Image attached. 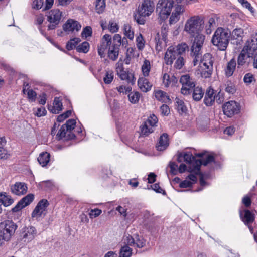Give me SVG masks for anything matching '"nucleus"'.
Masks as SVG:
<instances>
[{"mask_svg":"<svg viewBox=\"0 0 257 257\" xmlns=\"http://www.w3.org/2000/svg\"><path fill=\"white\" fill-rule=\"evenodd\" d=\"M230 31L221 27L218 28L213 35L211 41L220 50H225L229 44Z\"/></svg>","mask_w":257,"mask_h":257,"instance_id":"nucleus-1","label":"nucleus"},{"mask_svg":"<svg viewBox=\"0 0 257 257\" xmlns=\"http://www.w3.org/2000/svg\"><path fill=\"white\" fill-rule=\"evenodd\" d=\"M204 22L199 16H193L189 19L185 25L184 31L191 37H195L202 31Z\"/></svg>","mask_w":257,"mask_h":257,"instance_id":"nucleus-2","label":"nucleus"},{"mask_svg":"<svg viewBox=\"0 0 257 257\" xmlns=\"http://www.w3.org/2000/svg\"><path fill=\"white\" fill-rule=\"evenodd\" d=\"M17 226L13 222L6 220L0 223V239L9 240L17 229Z\"/></svg>","mask_w":257,"mask_h":257,"instance_id":"nucleus-3","label":"nucleus"},{"mask_svg":"<svg viewBox=\"0 0 257 257\" xmlns=\"http://www.w3.org/2000/svg\"><path fill=\"white\" fill-rule=\"evenodd\" d=\"M173 0H159L157 5V10L159 12V17L165 20L170 15L173 7Z\"/></svg>","mask_w":257,"mask_h":257,"instance_id":"nucleus-4","label":"nucleus"},{"mask_svg":"<svg viewBox=\"0 0 257 257\" xmlns=\"http://www.w3.org/2000/svg\"><path fill=\"white\" fill-rule=\"evenodd\" d=\"M62 12L58 9H54L50 11L47 15V21L50 24L48 25L49 30L54 29L60 22L62 18Z\"/></svg>","mask_w":257,"mask_h":257,"instance_id":"nucleus-5","label":"nucleus"},{"mask_svg":"<svg viewBox=\"0 0 257 257\" xmlns=\"http://www.w3.org/2000/svg\"><path fill=\"white\" fill-rule=\"evenodd\" d=\"M194 41L192 44L191 50V55H196L195 62L197 59L199 57V52H201V48L205 40V36L201 33L197 34L195 37Z\"/></svg>","mask_w":257,"mask_h":257,"instance_id":"nucleus-6","label":"nucleus"},{"mask_svg":"<svg viewBox=\"0 0 257 257\" xmlns=\"http://www.w3.org/2000/svg\"><path fill=\"white\" fill-rule=\"evenodd\" d=\"M124 243L135 248H141L145 246L146 241L142 236L138 235L132 237L130 234L126 235L124 238Z\"/></svg>","mask_w":257,"mask_h":257,"instance_id":"nucleus-7","label":"nucleus"},{"mask_svg":"<svg viewBox=\"0 0 257 257\" xmlns=\"http://www.w3.org/2000/svg\"><path fill=\"white\" fill-rule=\"evenodd\" d=\"M112 45V37L109 34H105L100 40L98 45V53L101 57L105 56L106 51Z\"/></svg>","mask_w":257,"mask_h":257,"instance_id":"nucleus-8","label":"nucleus"},{"mask_svg":"<svg viewBox=\"0 0 257 257\" xmlns=\"http://www.w3.org/2000/svg\"><path fill=\"white\" fill-rule=\"evenodd\" d=\"M180 82L182 84L181 93L184 95L190 93L192 89L195 87L194 81L190 78L188 75H184L180 78Z\"/></svg>","mask_w":257,"mask_h":257,"instance_id":"nucleus-9","label":"nucleus"},{"mask_svg":"<svg viewBox=\"0 0 257 257\" xmlns=\"http://www.w3.org/2000/svg\"><path fill=\"white\" fill-rule=\"evenodd\" d=\"M154 5L151 0H144L141 6L138 7V14L143 17H148L154 11Z\"/></svg>","mask_w":257,"mask_h":257,"instance_id":"nucleus-10","label":"nucleus"},{"mask_svg":"<svg viewBox=\"0 0 257 257\" xmlns=\"http://www.w3.org/2000/svg\"><path fill=\"white\" fill-rule=\"evenodd\" d=\"M240 107L238 103L234 101L226 102L223 106L224 114L228 117H231L239 112Z\"/></svg>","mask_w":257,"mask_h":257,"instance_id":"nucleus-11","label":"nucleus"},{"mask_svg":"<svg viewBox=\"0 0 257 257\" xmlns=\"http://www.w3.org/2000/svg\"><path fill=\"white\" fill-rule=\"evenodd\" d=\"M117 75L123 80H127L128 83L134 84L135 78L131 72L124 68L123 65H118L116 68Z\"/></svg>","mask_w":257,"mask_h":257,"instance_id":"nucleus-12","label":"nucleus"},{"mask_svg":"<svg viewBox=\"0 0 257 257\" xmlns=\"http://www.w3.org/2000/svg\"><path fill=\"white\" fill-rule=\"evenodd\" d=\"M49 202L47 200L42 199L40 201L31 214L32 217L37 219L40 218L43 214H45Z\"/></svg>","mask_w":257,"mask_h":257,"instance_id":"nucleus-13","label":"nucleus"},{"mask_svg":"<svg viewBox=\"0 0 257 257\" xmlns=\"http://www.w3.org/2000/svg\"><path fill=\"white\" fill-rule=\"evenodd\" d=\"M37 234V230L33 226L25 227L21 232L22 240L25 242H29L33 240Z\"/></svg>","mask_w":257,"mask_h":257,"instance_id":"nucleus-14","label":"nucleus"},{"mask_svg":"<svg viewBox=\"0 0 257 257\" xmlns=\"http://www.w3.org/2000/svg\"><path fill=\"white\" fill-rule=\"evenodd\" d=\"M185 11V8L182 5H176L174 6V10L171 15L169 19V24L172 25L177 23L180 19V16L182 15Z\"/></svg>","mask_w":257,"mask_h":257,"instance_id":"nucleus-15","label":"nucleus"},{"mask_svg":"<svg viewBox=\"0 0 257 257\" xmlns=\"http://www.w3.org/2000/svg\"><path fill=\"white\" fill-rule=\"evenodd\" d=\"M34 196L32 194H29L24 198H23L17 205L12 208V211L16 212L27 205H29L34 200Z\"/></svg>","mask_w":257,"mask_h":257,"instance_id":"nucleus-16","label":"nucleus"},{"mask_svg":"<svg viewBox=\"0 0 257 257\" xmlns=\"http://www.w3.org/2000/svg\"><path fill=\"white\" fill-rule=\"evenodd\" d=\"M178 56L175 47L173 46H169L164 56L166 64H172L175 60H177Z\"/></svg>","mask_w":257,"mask_h":257,"instance_id":"nucleus-17","label":"nucleus"},{"mask_svg":"<svg viewBox=\"0 0 257 257\" xmlns=\"http://www.w3.org/2000/svg\"><path fill=\"white\" fill-rule=\"evenodd\" d=\"M193 58V64H197L198 63L202 64H213L214 63V58L210 53H206L203 56H202L201 52H199V57L197 59V61L195 62V59L196 58L195 55H191Z\"/></svg>","mask_w":257,"mask_h":257,"instance_id":"nucleus-18","label":"nucleus"},{"mask_svg":"<svg viewBox=\"0 0 257 257\" xmlns=\"http://www.w3.org/2000/svg\"><path fill=\"white\" fill-rule=\"evenodd\" d=\"M244 36V30L241 28H236L232 31L230 32V36L233 43L236 45H239L242 42V39Z\"/></svg>","mask_w":257,"mask_h":257,"instance_id":"nucleus-19","label":"nucleus"},{"mask_svg":"<svg viewBox=\"0 0 257 257\" xmlns=\"http://www.w3.org/2000/svg\"><path fill=\"white\" fill-rule=\"evenodd\" d=\"M188 48V47L186 43L178 44L176 47H175V50L179 56L175 61V64H184L186 62L185 58L182 56V54Z\"/></svg>","mask_w":257,"mask_h":257,"instance_id":"nucleus-20","label":"nucleus"},{"mask_svg":"<svg viewBox=\"0 0 257 257\" xmlns=\"http://www.w3.org/2000/svg\"><path fill=\"white\" fill-rule=\"evenodd\" d=\"M249 50L243 48L238 57V64H249L253 62V57L250 56Z\"/></svg>","mask_w":257,"mask_h":257,"instance_id":"nucleus-21","label":"nucleus"},{"mask_svg":"<svg viewBox=\"0 0 257 257\" xmlns=\"http://www.w3.org/2000/svg\"><path fill=\"white\" fill-rule=\"evenodd\" d=\"M81 27V25L77 21L72 19L68 20L63 26L64 31L67 33L72 32L75 30L78 31Z\"/></svg>","mask_w":257,"mask_h":257,"instance_id":"nucleus-22","label":"nucleus"},{"mask_svg":"<svg viewBox=\"0 0 257 257\" xmlns=\"http://www.w3.org/2000/svg\"><path fill=\"white\" fill-rule=\"evenodd\" d=\"M245 49L254 52L257 50V33L252 34L246 41L244 47Z\"/></svg>","mask_w":257,"mask_h":257,"instance_id":"nucleus-23","label":"nucleus"},{"mask_svg":"<svg viewBox=\"0 0 257 257\" xmlns=\"http://www.w3.org/2000/svg\"><path fill=\"white\" fill-rule=\"evenodd\" d=\"M168 146V135L166 133H163L159 139V141L156 146V149L159 151H163L165 150Z\"/></svg>","mask_w":257,"mask_h":257,"instance_id":"nucleus-24","label":"nucleus"},{"mask_svg":"<svg viewBox=\"0 0 257 257\" xmlns=\"http://www.w3.org/2000/svg\"><path fill=\"white\" fill-rule=\"evenodd\" d=\"M13 193L17 195L25 194L27 191V187L24 183L17 182L11 188Z\"/></svg>","mask_w":257,"mask_h":257,"instance_id":"nucleus-25","label":"nucleus"},{"mask_svg":"<svg viewBox=\"0 0 257 257\" xmlns=\"http://www.w3.org/2000/svg\"><path fill=\"white\" fill-rule=\"evenodd\" d=\"M214 161V158L212 155H208L205 159H202L200 161L199 164H196L193 169H189V172H194L196 174H198L200 173V165H203L206 166L208 163L213 162Z\"/></svg>","mask_w":257,"mask_h":257,"instance_id":"nucleus-26","label":"nucleus"},{"mask_svg":"<svg viewBox=\"0 0 257 257\" xmlns=\"http://www.w3.org/2000/svg\"><path fill=\"white\" fill-rule=\"evenodd\" d=\"M138 85L140 89L144 92L150 91L152 88V84L148 80L144 77L139 78L138 81Z\"/></svg>","mask_w":257,"mask_h":257,"instance_id":"nucleus-27","label":"nucleus"},{"mask_svg":"<svg viewBox=\"0 0 257 257\" xmlns=\"http://www.w3.org/2000/svg\"><path fill=\"white\" fill-rule=\"evenodd\" d=\"M197 178L196 175L191 174L189 175L185 180L182 181L179 186L181 188H187L191 187L193 184L196 183Z\"/></svg>","mask_w":257,"mask_h":257,"instance_id":"nucleus-28","label":"nucleus"},{"mask_svg":"<svg viewBox=\"0 0 257 257\" xmlns=\"http://www.w3.org/2000/svg\"><path fill=\"white\" fill-rule=\"evenodd\" d=\"M215 95L214 94V90L211 87H209L207 90L205 95L204 102L206 105L211 106L214 102Z\"/></svg>","mask_w":257,"mask_h":257,"instance_id":"nucleus-29","label":"nucleus"},{"mask_svg":"<svg viewBox=\"0 0 257 257\" xmlns=\"http://www.w3.org/2000/svg\"><path fill=\"white\" fill-rule=\"evenodd\" d=\"M23 92L24 94H27L29 101L34 102L36 100L37 94L32 89H29V84L24 82L23 84Z\"/></svg>","mask_w":257,"mask_h":257,"instance_id":"nucleus-30","label":"nucleus"},{"mask_svg":"<svg viewBox=\"0 0 257 257\" xmlns=\"http://www.w3.org/2000/svg\"><path fill=\"white\" fill-rule=\"evenodd\" d=\"M62 103L59 98L56 97L54 99L53 105H48V110L52 113L57 114L62 110Z\"/></svg>","mask_w":257,"mask_h":257,"instance_id":"nucleus-31","label":"nucleus"},{"mask_svg":"<svg viewBox=\"0 0 257 257\" xmlns=\"http://www.w3.org/2000/svg\"><path fill=\"white\" fill-rule=\"evenodd\" d=\"M154 95L155 98L159 101L166 103H169L171 101L169 96L164 91L161 90L155 91Z\"/></svg>","mask_w":257,"mask_h":257,"instance_id":"nucleus-32","label":"nucleus"},{"mask_svg":"<svg viewBox=\"0 0 257 257\" xmlns=\"http://www.w3.org/2000/svg\"><path fill=\"white\" fill-rule=\"evenodd\" d=\"M119 47L116 44H112L111 47L108 49V56L109 59L113 61L116 60L118 56Z\"/></svg>","mask_w":257,"mask_h":257,"instance_id":"nucleus-33","label":"nucleus"},{"mask_svg":"<svg viewBox=\"0 0 257 257\" xmlns=\"http://www.w3.org/2000/svg\"><path fill=\"white\" fill-rule=\"evenodd\" d=\"M240 216L245 224L250 223L254 220V214L248 210L240 212Z\"/></svg>","mask_w":257,"mask_h":257,"instance_id":"nucleus-34","label":"nucleus"},{"mask_svg":"<svg viewBox=\"0 0 257 257\" xmlns=\"http://www.w3.org/2000/svg\"><path fill=\"white\" fill-rule=\"evenodd\" d=\"M201 75L205 78L209 77L212 72L213 65H200L199 68Z\"/></svg>","mask_w":257,"mask_h":257,"instance_id":"nucleus-35","label":"nucleus"},{"mask_svg":"<svg viewBox=\"0 0 257 257\" xmlns=\"http://www.w3.org/2000/svg\"><path fill=\"white\" fill-rule=\"evenodd\" d=\"M194 157L191 152L180 153L178 155L177 160L181 162L184 160L187 163H191Z\"/></svg>","mask_w":257,"mask_h":257,"instance_id":"nucleus-36","label":"nucleus"},{"mask_svg":"<svg viewBox=\"0 0 257 257\" xmlns=\"http://www.w3.org/2000/svg\"><path fill=\"white\" fill-rule=\"evenodd\" d=\"M0 203L2 205L4 206H8L11 205L13 202V199L10 196L7 195L6 193H0Z\"/></svg>","mask_w":257,"mask_h":257,"instance_id":"nucleus-37","label":"nucleus"},{"mask_svg":"<svg viewBox=\"0 0 257 257\" xmlns=\"http://www.w3.org/2000/svg\"><path fill=\"white\" fill-rule=\"evenodd\" d=\"M38 161L42 167L45 166L49 162L50 154L45 152L41 153L38 157Z\"/></svg>","mask_w":257,"mask_h":257,"instance_id":"nucleus-38","label":"nucleus"},{"mask_svg":"<svg viewBox=\"0 0 257 257\" xmlns=\"http://www.w3.org/2000/svg\"><path fill=\"white\" fill-rule=\"evenodd\" d=\"M204 92L202 89L199 87H194L192 94V97L194 100L199 101L203 97Z\"/></svg>","mask_w":257,"mask_h":257,"instance_id":"nucleus-39","label":"nucleus"},{"mask_svg":"<svg viewBox=\"0 0 257 257\" xmlns=\"http://www.w3.org/2000/svg\"><path fill=\"white\" fill-rule=\"evenodd\" d=\"M126 244L120 250L119 257H130L132 254V249Z\"/></svg>","mask_w":257,"mask_h":257,"instance_id":"nucleus-40","label":"nucleus"},{"mask_svg":"<svg viewBox=\"0 0 257 257\" xmlns=\"http://www.w3.org/2000/svg\"><path fill=\"white\" fill-rule=\"evenodd\" d=\"M225 91L229 94H234L236 90L234 84L230 81H227L224 84Z\"/></svg>","mask_w":257,"mask_h":257,"instance_id":"nucleus-41","label":"nucleus"},{"mask_svg":"<svg viewBox=\"0 0 257 257\" xmlns=\"http://www.w3.org/2000/svg\"><path fill=\"white\" fill-rule=\"evenodd\" d=\"M153 128L146 122H144L141 126V132L143 135L148 136L153 132Z\"/></svg>","mask_w":257,"mask_h":257,"instance_id":"nucleus-42","label":"nucleus"},{"mask_svg":"<svg viewBox=\"0 0 257 257\" xmlns=\"http://www.w3.org/2000/svg\"><path fill=\"white\" fill-rule=\"evenodd\" d=\"M89 48V43L85 41L77 46L76 49L78 52L86 53L88 52Z\"/></svg>","mask_w":257,"mask_h":257,"instance_id":"nucleus-43","label":"nucleus"},{"mask_svg":"<svg viewBox=\"0 0 257 257\" xmlns=\"http://www.w3.org/2000/svg\"><path fill=\"white\" fill-rule=\"evenodd\" d=\"M175 106L179 112H185L187 110L186 107L182 100L176 98L175 99Z\"/></svg>","mask_w":257,"mask_h":257,"instance_id":"nucleus-44","label":"nucleus"},{"mask_svg":"<svg viewBox=\"0 0 257 257\" xmlns=\"http://www.w3.org/2000/svg\"><path fill=\"white\" fill-rule=\"evenodd\" d=\"M80 41V39L79 38H74L70 39L66 44V49L68 50L73 49Z\"/></svg>","mask_w":257,"mask_h":257,"instance_id":"nucleus-45","label":"nucleus"},{"mask_svg":"<svg viewBox=\"0 0 257 257\" xmlns=\"http://www.w3.org/2000/svg\"><path fill=\"white\" fill-rule=\"evenodd\" d=\"M95 4L96 12L99 14L102 13L105 8L104 0H96Z\"/></svg>","mask_w":257,"mask_h":257,"instance_id":"nucleus-46","label":"nucleus"},{"mask_svg":"<svg viewBox=\"0 0 257 257\" xmlns=\"http://www.w3.org/2000/svg\"><path fill=\"white\" fill-rule=\"evenodd\" d=\"M128 97L131 103H137L140 99V94L138 92H132L128 95Z\"/></svg>","mask_w":257,"mask_h":257,"instance_id":"nucleus-47","label":"nucleus"},{"mask_svg":"<svg viewBox=\"0 0 257 257\" xmlns=\"http://www.w3.org/2000/svg\"><path fill=\"white\" fill-rule=\"evenodd\" d=\"M123 30L125 35L130 40H133L134 37V34L131 29V27L129 25H124Z\"/></svg>","mask_w":257,"mask_h":257,"instance_id":"nucleus-48","label":"nucleus"},{"mask_svg":"<svg viewBox=\"0 0 257 257\" xmlns=\"http://www.w3.org/2000/svg\"><path fill=\"white\" fill-rule=\"evenodd\" d=\"M145 40L142 36V35H140L136 38V45L138 49L139 50H142L145 47Z\"/></svg>","mask_w":257,"mask_h":257,"instance_id":"nucleus-49","label":"nucleus"},{"mask_svg":"<svg viewBox=\"0 0 257 257\" xmlns=\"http://www.w3.org/2000/svg\"><path fill=\"white\" fill-rule=\"evenodd\" d=\"M113 79V72L112 71L108 70L106 72L103 81L105 84H110Z\"/></svg>","mask_w":257,"mask_h":257,"instance_id":"nucleus-50","label":"nucleus"},{"mask_svg":"<svg viewBox=\"0 0 257 257\" xmlns=\"http://www.w3.org/2000/svg\"><path fill=\"white\" fill-rule=\"evenodd\" d=\"M75 125V120L71 119L67 121L66 123L64 125L65 126L67 132H68L69 134H70L71 131L74 128Z\"/></svg>","mask_w":257,"mask_h":257,"instance_id":"nucleus-51","label":"nucleus"},{"mask_svg":"<svg viewBox=\"0 0 257 257\" xmlns=\"http://www.w3.org/2000/svg\"><path fill=\"white\" fill-rule=\"evenodd\" d=\"M92 34V30L90 26H86L84 28L81 33L82 37L85 39L87 37H91Z\"/></svg>","mask_w":257,"mask_h":257,"instance_id":"nucleus-52","label":"nucleus"},{"mask_svg":"<svg viewBox=\"0 0 257 257\" xmlns=\"http://www.w3.org/2000/svg\"><path fill=\"white\" fill-rule=\"evenodd\" d=\"M108 28L110 32L115 33L118 31L119 26L115 22L111 21L109 22Z\"/></svg>","mask_w":257,"mask_h":257,"instance_id":"nucleus-53","label":"nucleus"},{"mask_svg":"<svg viewBox=\"0 0 257 257\" xmlns=\"http://www.w3.org/2000/svg\"><path fill=\"white\" fill-rule=\"evenodd\" d=\"M156 49L157 51L160 52L162 51L163 47H164L166 45V44L165 42L164 43H163L162 40L160 39V38L159 37V36L157 37H156Z\"/></svg>","mask_w":257,"mask_h":257,"instance_id":"nucleus-54","label":"nucleus"},{"mask_svg":"<svg viewBox=\"0 0 257 257\" xmlns=\"http://www.w3.org/2000/svg\"><path fill=\"white\" fill-rule=\"evenodd\" d=\"M158 121L157 117L154 114L151 115L148 119L145 121L147 124H148L153 128L156 125Z\"/></svg>","mask_w":257,"mask_h":257,"instance_id":"nucleus-55","label":"nucleus"},{"mask_svg":"<svg viewBox=\"0 0 257 257\" xmlns=\"http://www.w3.org/2000/svg\"><path fill=\"white\" fill-rule=\"evenodd\" d=\"M68 133L69 135V132H67V130L65 128V126L64 125H62L60 130H59L57 134V137L59 140L62 139L64 137H66V134Z\"/></svg>","mask_w":257,"mask_h":257,"instance_id":"nucleus-56","label":"nucleus"},{"mask_svg":"<svg viewBox=\"0 0 257 257\" xmlns=\"http://www.w3.org/2000/svg\"><path fill=\"white\" fill-rule=\"evenodd\" d=\"M236 65H227L225 69V73L227 77H230L232 75L235 69Z\"/></svg>","mask_w":257,"mask_h":257,"instance_id":"nucleus-57","label":"nucleus"},{"mask_svg":"<svg viewBox=\"0 0 257 257\" xmlns=\"http://www.w3.org/2000/svg\"><path fill=\"white\" fill-rule=\"evenodd\" d=\"M101 213V210L98 208H96L94 209H91L90 212L89 213V215L90 218H93L99 216Z\"/></svg>","mask_w":257,"mask_h":257,"instance_id":"nucleus-58","label":"nucleus"},{"mask_svg":"<svg viewBox=\"0 0 257 257\" xmlns=\"http://www.w3.org/2000/svg\"><path fill=\"white\" fill-rule=\"evenodd\" d=\"M117 91L120 93L126 94L132 91V87L130 86H126L124 85H121L116 88Z\"/></svg>","mask_w":257,"mask_h":257,"instance_id":"nucleus-59","label":"nucleus"},{"mask_svg":"<svg viewBox=\"0 0 257 257\" xmlns=\"http://www.w3.org/2000/svg\"><path fill=\"white\" fill-rule=\"evenodd\" d=\"M209 28H207L206 29V32L207 34H209L211 33V27L215 25V20L214 18H210L208 20Z\"/></svg>","mask_w":257,"mask_h":257,"instance_id":"nucleus-60","label":"nucleus"},{"mask_svg":"<svg viewBox=\"0 0 257 257\" xmlns=\"http://www.w3.org/2000/svg\"><path fill=\"white\" fill-rule=\"evenodd\" d=\"M238 2L243 7L247 9L250 12H253V8L250 4L246 0H238Z\"/></svg>","mask_w":257,"mask_h":257,"instance_id":"nucleus-61","label":"nucleus"},{"mask_svg":"<svg viewBox=\"0 0 257 257\" xmlns=\"http://www.w3.org/2000/svg\"><path fill=\"white\" fill-rule=\"evenodd\" d=\"M254 77L251 73H247L245 75L243 80L245 83L250 84L254 80Z\"/></svg>","mask_w":257,"mask_h":257,"instance_id":"nucleus-62","label":"nucleus"},{"mask_svg":"<svg viewBox=\"0 0 257 257\" xmlns=\"http://www.w3.org/2000/svg\"><path fill=\"white\" fill-rule=\"evenodd\" d=\"M121 37L119 34H115L113 38V43L112 44H116L118 45V47H119L121 45L120 41L121 40Z\"/></svg>","mask_w":257,"mask_h":257,"instance_id":"nucleus-63","label":"nucleus"},{"mask_svg":"<svg viewBox=\"0 0 257 257\" xmlns=\"http://www.w3.org/2000/svg\"><path fill=\"white\" fill-rule=\"evenodd\" d=\"M150 66L151 65H142V71L144 77H147L149 76L151 69Z\"/></svg>","mask_w":257,"mask_h":257,"instance_id":"nucleus-64","label":"nucleus"}]
</instances>
